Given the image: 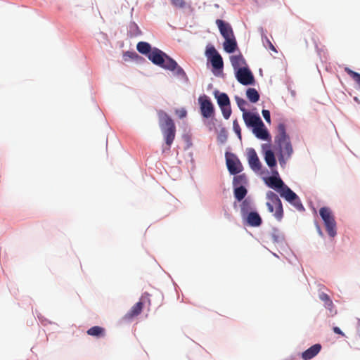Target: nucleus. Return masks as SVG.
<instances>
[{
  "label": "nucleus",
  "mask_w": 360,
  "mask_h": 360,
  "mask_svg": "<svg viewBox=\"0 0 360 360\" xmlns=\"http://www.w3.org/2000/svg\"><path fill=\"white\" fill-rule=\"evenodd\" d=\"M220 108L221 110L222 115H223L224 117L226 120H228L230 117L231 114V105L222 106V107H220Z\"/></svg>",
  "instance_id": "nucleus-32"
},
{
  "label": "nucleus",
  "mask_w": 360,
  "mask_h": 360,
  "mask_svg": "<svg viewBox=\"0 0 360 360\" xmlns=\"http://www.w3.org/2000/svg\"><path fill=\"white\" fill-rule=\"evenodd\" d=\"M276 149L278 153V160L280 164H285V161L289 160L292 153L293 148L289 136L286 133L285 125L280 123L277 127V134L274 138Z\"/></svg>",
  "instance_id": "nucleus-2"
},
{
  "label": "nucleus",
  "mask_w": 360,
  "mask_h": 360,
  "mask_svg": "<svg viewBox=\"0 0 360 360\" xmlns=\"http://www.w3.org/2000/svg\"><path fill=\"white\" fill-rule=\"evenodd\" d=\"M262 113L264 120L269 123L271 122L270 112L268 110H262Z\"/></svg>",
  "instance_id": "nucleus-36"
},
{
  "label": "nucleus",
  "mask_w": 360,
  "mask_h": 360,
  "mask_svg": "<svg viewBox=\"0 0 360 360\" xmlns=\"http://www.w3.org/2000/svg\"><path fill=\"white\" fill-rule=\"evenodd\" d=\"M235 100H236V102L238 105V107L239 108V109L243 112V113L245 112H247L246 111V108H245V106L247 105V102L242 98L239 97V96H235Z\"/></svg>",
  "instance_id": "nucleus-31"
},
{
  "label": "nucleus",
  "mask_w": 360,
  "mask_h": 360,
  "mask_svg": "<svg viewBox=\"0 0 360 360\" xmlns=\"http://www.w3.org/2000/svg\"><path fill=\"white\" fill-rule=\"evenodd\" d=\"M173 6L179 8H184L185 6L184 0H171Z\"/></svg>",
  "instance_id": "nucleus-34"
},
{
  "label": "nucleus",
  "mask_w": 360,
  "mask_h": 360,
  "mask_svg": "<svg viewBox=\"0 0 360 360\" xmlns=\"http://www.w3.org/2000/svg\"><path fill=\"white\" fill-rule=\"evenodd\" d=\"M226 160L228 170L231 174L236 175L243 171V167L236 155L226 153Z\"/></svg>",
  "instance_id": "nucleus-7"
},
{
  "label": "nucleus",
  "mask_w": 360,
  "mask_h": 360,
  "mask_svg": "<svg viewBox=\"0 0 360 360\" xmlns=\"http://www.w3.org/2000/svg\"><path fill=\"white\" fill-rule=\"evenodd\" d=\"M233 127L235 132L237 134L239 139H241V130H240V127L237 120L233 121Z\"/></svg>",
  "instance_id": "nucleus-33"
},
{
  "label": "nucleus",
  "mask_w": 360,
  "mask_h": 360,
  "mask_svg": "<svg viewBox=\"0 0 360 360\" xmlns=\"http://www.w3.org/2000/svg\"><path fill=\"white\" fill-rule=\"evenodd\" d=\"M320 216L321 217L326 231L330 237H334L336 235V222L331 210L328 207H321L319 210Z\"/></svg>",
  "instance_id": "nucleus-5"
},
{
  "label": "nucleus",
  "mask_w": 360,
  "mask_h": 360,
  "mask_svg": "<svg viewBox=\"0 0 360 360\" xmlns=\"http://www.w3.org/2000/svg\"><path fill=\"white\" fill-rule=\"evenodd\" d=\"M247 178L245 174H239L233 177V184L234 186H241L246 184Z\"/></svg>",
  "instance_id": "nucleus-28"
},
{
  "label": "nucleus",
  "mask_w": 360,
  "mask_h": 360,
  "mask_svg": "<svg viewBox=\"0 0 360 360\" xmlns=\"http://www.w3.org/2000/svg\"><path fill=\"white\" fill-rule=\"evenodd\" d=\"M160 127L163 134L167 149L169 150L175 135L176 127L172 119L163 110L158 111Z\"/></svg>",
  "instance_id": "nucleus-3"
},
{
  "label": "nucleus",
  "mask_w": 360,
  "mask_h": 360,
  "mask_svg": "<svg viewBox=\"0 0 360 360\" xmlns=\"http://www.w3.org/2000/svg\"><path fill=\"white\" fill-rule=\"evenodd\" d=\"M246 194L247 190L243 186H238L234 190V196L238 201H241L245 197Z\"/></svg>",
  "instance_id": "nucleus-27"
},
{
  "label": "nucleus",
  "mask_w": 360,
  "mask_h": 360,
  "mask_svg": "<svg viewBox=\"0 0 360 360\" xmlns=\"http://www.w3.org/2000/svg\"><path fill=\"white\" fill-rule=\"evenodd\" d=\"M230 60L233 68L237 71L240 68H244L245 60L241 54L235 55L230 57Z\"/></svg>",
  "instance_id": "nucleus-20"
},
{
  "label": "nucleus",
  "mask_w": 360,
  "mask_h": 360,
  "mask_svg": "<svg viewBox=\"0 0 360 360\" xmlns=\"http://www.w3.org/2000/svg\"><path fill=\"white\" fill-rule=\"evenodd\" d=\"M266 184L269 186L270 188L276 189L278 192L279 193V191H281L283 187L285 186V184L282 179L279 177H276L274 176L269 177L266 180Z\"/></svg>",
  "instance_id": "nucleus-17"
},
{
  "label": "nucleus",
  "mask_w": 360,
  "mask_h": 360,
  "mask_svg": "<svg viewBox=\"0 0 360 360\" xmlns=\"http://www.w3.org/2000/svg\"><path fill=\"white\" fill-rule=\"evenodd\" d=\"M266 207L269 212L273 213L274 216L278 220H281L283 215V210L281 200L278 196L272 191L266 193Z\"/></svg>",
  "instance_id": "nucleus-4"
},
{
  "label": "nucleus",
  "mask_w": 360,
  "mask_h": 360,
  "mask_svg": "<svg viewBox=\"0 0 360 360\" xmlns=\"http://www.w3.org/2000/svg\"><path fill=\"white\" fill-rule=\"evenodd\" d=\"M333 332L335 333H336V334H339V335H341L342 336L345 335V334L342 333V331L340 330V328L337 327V326L333 327Z\"/></svg>",
  "instance_id": "nucleus-37"
},
{
  "label": "nucleus",
  "mask_w": 360,
  "mask_h": 360,
  "mask_svg": "<svg viewBox=\"0 0 360 360\" xmlns=\"http://www.w3.org/2000/svg\"><path fill=\"white\" fill-rule=\"evenodd\" d=\"M264 159L267 165L273 167L276 165V160L274 152L271 150H267L264 153Z\"/></svg>",
  "instance_id": "nucleus-22"
},
{
  "label": "nucleus",
  "mask_w": 360,
  "mask_h": 360,
  "mask_svg": "<svg viewBox=\"0 0 360 360\" xmlns=\"http://www.w3.org/2000/svg\"><path fill=\"white\" fill-rule=\"evenodd\" d=\"M148 58L156 65L165 70L172 71L179 77L187 79L185 71L177 64V63L171 57L167 56L161 50L154 48L148 54Z\"/></svg>",
  "instance_id": "nucleus-1"
},
{
  "label": "nucleus",
  "mask_w": 360,
  "mask_h": 360,
  "mask_svg": "<svg viewBox=\"0 0 360 360\" xmlns=\"http://www.w3.org/2000/svg\"><path fill=\"white\" fill-rule=\"evenodd\" d=\"M146 303L150 305V294L144 292L140 297L139 301L132 306L130 310L124 316V320L129 321L139 315L143 310V305Z\"/></svg>",
  "instance_id": "nucleus-6"
},
{
  "label": "nucleus",
  "mask_w": 360,
  "mask_h": 360,
  "mask_svg": "<svg viewBox=\"0 0 360 360\" xmlns=\"http://www.w3.org/2000/svg\"><path fill=\"white\" fill-rule=\"evenodd\" d=\"M198 102L200 105L202 115L205 118L211 117L214 115V109L210 99L206 95H204L200 96Z\"/></svg>",
  "instance_id": "nucleus-10"
},
{
  "label": "nucleus",
  "mask_w": 360,
  "mask_h": 360,
  "mask_svg": "<svg viewBox=\"0 0 360 360\" xmlns=\"http://www.w3.org/2000/svg\"><path fill=\"white\" fill-rule=\"evenodd\" d=\"M86 333L89 335L99 338L105 336V330L104 328L101 326H93L86 331Z\"/></svg>",
  "instance_id": "nucleus-21"
},
{
  "label": "nucleus",
  "mask_w": 360,
  "mask_h": 360,
  "mask_svg": "<svg viewBox=\"0 0 360 360\" xmlns=\"http://www.w3.org/2000/svg\"><path fill=\"white\" fill-rule=\"evenodd\" d=\"M251 203L248 200H244L240 205V212L243 217H245L251 210Z\"/></svg>",
  "instance_id": "nucleus-29"
},
{
  "label": "nucleus",
  "mask_w": 360,
  "mask_h": 360,
  "mask_svg": "<svg viewBox=\"0 0 360 360\" xmlns=\"http://www.w3.org/2000/svg\"><path fill=\"white\" fill-rule=\"evenodd\" d=\"M215 96L217 99V103L219 107L230 105V99L226 94L221 93L218 96L215 94Z\"/></svg>",
  "instance_id": "nucleus-26"
},
{
  "label": "nucleus",
  "mask_w": 360,
  "mask_h": 360,
  "mask_svg": "<svg viewBox=\"0 0 360 360\" xmlns=\"http://www.w3.org/2000/svg\"><path fill=\"white\" fill-rule=\"evenodd\" d=\"M216 25H217L221 34L224 39L233 37L234 35L233 29L229 23L222 20L217 19L216 20Z\"/></svg>",
  "instance_id": "nucleus-13"
},
{
  "label": "nucleus",
  "mask_w": 360,
  "mask_h": 360,
  "mask_svg": "<svg viewBox=\"0 0 360 360\" xmlns=\"http://www.w3.org/2000/svg\"><path fill=\"white\" fill-rule=\"evenodd\" d=\"M319 299L324 302L326 308H327L330 311H333L334 304L328 295L325 292H321L319 294Z\"/></svg>",
  "instance_id": "nucleus-23"
},
{
  "label": "nucleus",
  "mask_w": 360,
  "mask_h": 360,
  "mask_svg": "<svg viewBox=\"0 0 360 360\" xmlns=\"http://www.w3.org/2000/svg\"><path fill=\"white\" fill-rule=\"evenodd\" d=\"M224 39L225 41L223 44L224 50L229 53L234 52L237 48V42L234 35Z\"/></svg>",
  "instance_id": "nucleus-19"
},
{
  "label": "nucleus",
  "mask_w": 360,
  "mask_h": 360,
  "mask_svg": "<svg viewBox=\"0 0 360 360\" xmlns=\"http://www.w3.org/2000/svg\"><path fill=\"white\" fill-rule=\"evenodd\" d=\"M243 118L245 123L248 127H257V125H262V120L258 115H255L249 112L243 113Z\"/></svg>",
  "instance_id": "nucleus-14"
},
{
  "label": "nucleus",
  "mask_w": 360,
  "mask_h": 360,
  "mask_svg": "<svg viewBox=\"0 0 360 360\" xmlns=\"http://www.w3.org/2000/svg\"><path fill=\"white\" fill-rule=\"evenodd\" d=\"M266 41H267V42H268V43H269V48H270L271 50H273L274 51H276V49H275L274 46L271 44V42L268 39H266Z\"/></svg>",
  "instance_id": "nucleus-39"
},
{
  "label": "nucleus",
  "mask_w": 360,
  "mask_h": 360,
  "mask_svg": "<svg viewBox=\"0 0 360 360\" xmlns=\"http://www.w3.org/2000/svg\"><path fill=\"white\" fill-rule=\"evenodd\" d=\"M320 344H315L302 353V358L304 360H309L316 356L321 351Z\"/></svg>",
  "instance_id": "nucleus-15"
},
{
  "label": "nucleus",
  "mask_w": 360,
  "mask_h": 360,
  "mask_svg": "<svg viewBox=\"0 0 360 360\" xmlns=\"http://www.w3.org/2000/svg\"><path fill=\"white\" fill-rule=\"evenodd\" d=\"M246 96L252 103H256L259 100V94L254 88H249L246 91Z\"/></svg>",
  "instance_id": "nucleus-25"
},
{
  "label": "nucleus",
  "mask_w": 360,
  "mask_h": 360,
  "mask_svg": "<svg viewBox=\"0 0 360 360\" xmlns=\"http://www.w3.org/2000/svg\"><path fill=\"white\" fill-rule=\"evenodd\" d=\"M244 217L247 224L251 226H259L262 222L259 214L256 212H250Z\"/></svg>",
  "instance_id": "nucleus-16"
},
{
  "label": "nucleus",
  "mask_w": 360,
  "mask_h": 360,
  "mask_svg": "<svg viewBox=\"0 0 360 360\" xmlns=\"http://www.w3.org/2000/svg\"><path fill=\"white\" fill-rule=\"evenodd\" d=\"M248 160L250 168L255 172H258L262 168V164L255 149L249 148L247 152Z\"/></svg>",
  "instance_id": "nucleus-12"
},
{
  "label": "nucleus",
  "mask_w": 360,
  "mask_h": 360,
  "mask_svg": "<svg viewBox=\"0 0 360 360\" xmlns=\"http://www.w3.org/2000/svg\"><path fill=\"white\" fill-rule=\"evenodd\" d=\"M236 77L243 85H250L254 83L253 75L247 67L238 68L236 72Z\"/></svg>",
  "instance_id": "nucleus-11"
},
{
  "label": "nucleus",
  "mask_w": 360,
  "mask_h": 360,
  "mask_svg": "<svg viewBox=\"0 0 360 360\" xmlns=\"http://www.w3.org/2000/svg\"><path fill=\"white\" fill-rule=\"evenodd\" d=\"M318 231H319V234L322 235V231H321V229L319 228V226H318Z\"/></svg>",
  "instance_id": "nucleus-40"
},
{
  "label": "nucleus",
  "mask_w": 360,
  "mask_h": 360,
  "mask_svg": "<svg viewBox=\"0 0 360 360\" xmlns=\"http://www.w3.org/2000/svg\"><path fill=\"white\" fill-rule=\"evenodd\" d=\"M125 55H127L131 58H134L135 56H137V54L136 53L132 52H127Z\"/></svg>",
  "instance_id": "nucleus-38"
},
{
  "label": "nucleus",
  "mask_w": 360,
  "mask_h": 360,
  "mask_svg": "<svg viewBox=\"0 0 360 360\" xmlns=\"http://www.w3.org/2000/svg\"><path fill=\"white\" fill-rule=\"evenodd\" d=\"M253 133L255 136L262 140L267 141L270 139V135L264 127V123L262 122V125H257L253 128Z\"/></svg>",
  "instance_id": "nucleus-18"
},
{
  "label": "nucleus",
  "mask_w": 360,
  "mask_h": 360,
  "mask_svg": "<svg viewBox=\"0 0 360 360\" xmlns=\"http://www.w3.org/2000/svg\"><path fill=\"white\" fill-rule=\"evenodd\" d=\"M175 112L181 119L185 117L187 115V112L184 108L177 109L176 110Z\"/></svg>",
  "instance_id": "nucleus-35"
},
{
  "label": "nucleus",
  "mask_w": 360,
  "mask_h": 360,
  "mask_svg": "<svg viewBox=\"0 0 360 360\" xmlns=\"http://www.w3.org/2000/svg\"><path fill=\"white\" fill-rule=\"evenodd\" d=\"M345 71L354 80L360 89V74L349 68H345Z\"/></svg>",
  "instance_id": "nucleus-30"
},
{
  "label": "nucleus",
  "mask_w": 360,
  "mask_h": 360,
  "mask_svg": "<svg viewBox=\"0 0 360 360\" xmlns=\"http://www.w3.org/2000/svg\"><path fill=\"white\" fill-rule=\"evenodd\" d=\"M136 49L138 51L142 54L148 56L153 49L150 45L145 41H140L137 44Z\"/></svg>",
  "instance_id": "nucleus-24"
},
{
  "label": "nucleus",
  "mask_w": 360,
  "mask_h": 360,
  "mask_svg": "<svg viewBox=\"0 0 360 360\" xmlns=\"http://www.w3.org/2000/svg\"><path fill=\"white\" fill-rule=\"evenodd\" d=\"M281 197L292 204L298 210H304L298 196L288 186L285 185L281 191H279Z\"/></svg>",
  "instance_id": "nucleus-8"
},
{
  "label": "nucleus",
  "mask_w": 360,
  "mask_h": 360,
  "mask_svg": "<svg viewBox=\"0 0 360 360\" xmlns=\"http://www.w3.org/2000/svg\"><path fill=\"white\" fill-rule=\"evenodd\" d=\"M205 55L210 60L212 67L217 70H221L224 67V62L221 55L213 46H207Z\"/></svg>",
  "instance_id": "nucleus-9"
}]
</instances>
